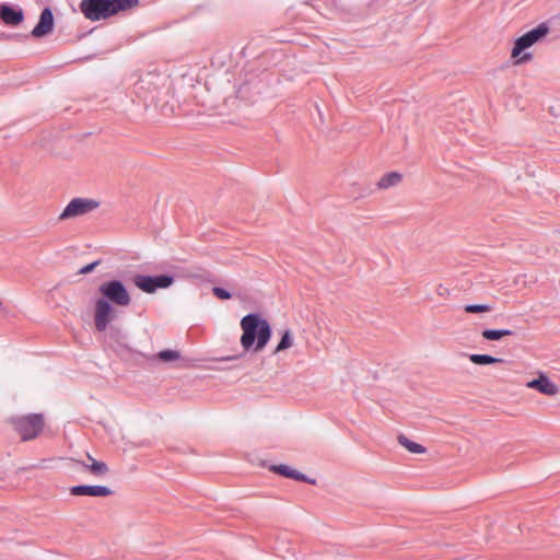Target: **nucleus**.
Listing matches in <instances>:
<instances>
[{
  "mask_svg": "<svg viewBox=\"0 0 560 560\" xmlns=\"http://www.w3.org/2000/svg\"><path fill=\"white\" fill-rule=\"evenodd\" d=\"M100 207V202L88 198H73L59 215V220H69L72 218L88 214Z\"/></svg>",
  "mask_w": 560,
  "mask_h": 560,
  "instance_id": "obj_7",
  "label": "nucleus"
},
{
  "mask_svg": "<svg viewBox=\"0 0 560 560\" xmlns=\"http://www.w3.org/2000/svg\"><path fill=\"white\" fill-rule=\"evenodd\" d=\"M156 357L164 362H170L177 360L179 358V352L175 350H162L156 354Z\"/></svg>",
  "mask_w": 560,
  "mask_h": 560,
  "instance_id": "obj_21",
  "label": "nucleus"
},
{
  "mask_svg": "<svg viewBox=\"0 0 560 560\" xmlns=\"http://www.w3.org/2000/svg\"><path fill=\"white\" fill-rule=\"evenodd\" d=\"M212 292L220 300H229V299H231V293L229 291H226L225 289H223V288L214 287L212 289Z\"/></svg>",
  "mask_w": 560,
  "mask_h": 560,
  "instance_id": "obj_22",
  "label": "nucleus"
},
{
  "mask_svg": "<svg viewBox=\"0 0 560 560\" xmlns=\"http://www.w3.org/2000/svg\"><path fill=\"white\" fill-rule=\"evenodd\" d=\"M513 332L509 329H485L481 336L486 340H500L505 336H511Z\"/></svg>",
  "mask_w": 560,
  "mask_h": 560,
  "instance_id": "obj_18",
  "label": "nucleus"
},
{
  "mask_svg": "<svg viewBox=\"0 0 560 560\" xmlns=\"http://www.w3.org/2000/svg\"><path fill=\"white\" fill-rule=\"evenodd\" d=\"M138 3L139 0H81L79 8L86 20L96 22L132 9Z\"/></svg>",
  "mask_w": 560,
  "mask_h": 560,
  "instance_id": "obj_3",
  "label": "nucleus"
},
{
  "mask_svg": "<svg viewBox=\"0 0 560 560\" xmlns=\"http://www.w3.org/2000/svg\"><path fill=\"white\" fill-rule=\"evenodd\" d=\"M464 310L466 313H488L491 312L493 307L488 304H468Z\"/></svg>",
  "mask_w": 560,
  "mask_h": 560,
  "instance_id": "obj_20",
  "label": "nucleus"
},
{
  "mask_svg": "<svg viewBox=\"0 0 560 560\" xmlns=\"http://www.w3.org/2000/svg\"><path fill=\"white\" fill-rule=\"evenodd\" d=\"M54 28V15L50 9L45 8L40 15L39 21L32 31V36L43 37L52 32Z\"/></svg>",
  "mask_w": 560,
  "mask_h": 560,
  "instance_id": "obj_9",
  "label": "nucleus"
},
{
  "mask_svg": "<svg viewBox=\"0 0 560 560\" xmlns=\"http://www.w3.org/2000/svg\"><path fill=\"white\" fill-rule=\"evenodd\" d=\"M98 292L102 298L97 299L95 302L94 326L97 331L104 332L116 316L113 304L127 307L131 303V296L126 285L119 280H110L101 283Z\"/></svg>",
  "mask_w": 560,
  "mask_h": 560,
  "instance_id": "obj_1",
  "label": "nucleus"
},
{
  "mask_svg": "<svg viewBox=\"0 0 560 560\" xmlns=\"http://www.w3.org/2000/svg\"><path fill=\"white\" fill-rule=\"evenodd\" d=\"M72 495H89V497H108L112 494V490L105 486H88L80 485L70 488Z\"/></svg>",
  "mask_w": 560,
  "mask_h": 560,
  "instance_id": "obj_10",
  "label": "nucleus"
},
{
  "mask_svg": "<svg viewBox=\"0 0 560 560\" xmlns=\"http://www.w3.org/2000/svg\"><path fill=\"white\" fill-rule=\"evenodd\" d=\"M106 337L112 347H115L116 350L121 349L122 339H125V336L122 335V332L119 328L110 327L106 334Z\"/></svg>",
  "mask_w": 560,
  "mask_h": 560,
  "instance_id": "obj_16",
  "label": "nucleus"
},
{
  "mask_svg": "<svg viewBox=\"0 0 560 560\" xmlns=\"http://www.w3.org/2000/svg\"><path fill=\"white\" fill-rule=\"evenodd\" d=\"M89 464H83V466L94 476H104L108 472V467L104 462H98L94 459L91 455H88Z\"/></svg>",
  "mask_w": 560,
  "mask_h": 560,
  "instance_id": "obj_14",
  "label": "nucleus"
},
{
  "mask_svg": "<svg viewBox=\"0 0 560 560\" xmlns=\"http://www.w3.org/2000/svg\"><path fill=\"white\" fill-rule=\"evenodd\" d=\"M398 443L404 446L406 450H408L412 454H423L425 453V447L409 440L404 434L398 435L397 438Z\"/></svg>",
  "mask_w": 560,
  "mask_h": 560,
  "instance_id": "obj_15",
  "label": "nucleus"
},
{
  "mask_svg": "<svg viewBox=\"0 0 560 560\" xmlns=\"http://www.w3.org/2000/svg\"><path fill=\"white\" fill-rule=\"evenodd\" d=\"M549 33V27L541 23L537 27L528 31L514 42V46L511 50V58L514 60L513 65H524L533 59V54L527 52L526 49L540 42Z\"/></svg>",
  "mask_w": 560,
  "mask_h": 560,
  "instance_id": "obj_4",
  "label": "nucleus"
},
{
  "mask_svg": "<svg viewBox=\"0 0 560 560\" xmlns=\"http://www.w3.org/2000/svg\"><path fill=\"white\" fill-rule=\"evenodd\" d=\"M401 179L402 176L400 173L389 172L380 178L376 186L378 189H388L390 187L397 186Z\"/></svg>",
  "mask_w": 560,
  "mask_h": 560,
  "instance_id": "obj_13",
  "label": "nucleus"
},
{
  "mask_svg": "<svg viewBox=\"0 0 560 560\" xmlns=\"http://www.w3.org/2000/svg\"><path fill=\"white\" fill-rule=\"evenodd\" d=\"M526 386L547 396H556L559 393V386L541 372L538 378L529 381Z\"/></svg>",
  "mask_w": 560,
  "mask_h": 560,
  "instance_id": "obj_8",
  "label": "nucleus"
},
{
  "mask_svg": "<svg viewBox=\"0 0 560 560\" xmlns=\"http://www.w3.org/2000/svg\"><path fill=\"white\" fill-rule=\"evenodd\" d=\"M135 285L141 291L152 294L158 289H167L174 283V278L168 275L145 276L136 275L132 279Z\"/></svg>",
  "mask_w": 560,
  "mask_h": 560,
  "instance_id": "obj_6",
  "label": "nucleus"
},
{
  "mask_svg": "<svg viewBox=\"0 0 560 560\" xmlns=\"http://www.w3.org/2000/svg\"><path fill=\"white\" fill-rule=\"evenodd\" d=\"M100 260H95L84 267H82L80 270H79V273L80 275H88L90 272H92L98 265H100Z\"/></svg>",
  "mask_w": 560,
  "mask_h": 560,
  "instance_id": "obj_23",
  "label": "nucleus"
},
{
  "mask_svg": "<svg viewBox=\"0 0 560 560\" xmlns=\"http://www.w3.org/2000/svg\"><path fill=\"white\" fill-rule=\"evenodd\" d=\"M9 423L20 435L22 441L36 439L45 425L44 416L42 413L11 417Z\"/></svg>",
  "mask_w": 560,
  "mask_h": 560,
  "instance_id": "obj_5",
  "label": "nucleus"
},
{
  "mask_svg": "<svg viewBox=\"0 0 560 560\" xmlns=\"http://www.w3.org/2000/svg\"><path fill=\"white\" fill-rule=\"evenodd\" d=\"M271 470L276 474H279L287 478H291L293 480L315 483V480H310L304 474L293 469L288 465H273L271 466Z\"/></svg>",
  "mask_w": 560,
  "mask_h": 560,
  "instance_id": "obj_11",
  "label": "nucleus"
},
{
  "mask_svg": "<svg viewBox=\"0 0 560 560\" xmlns=\"http://www.w3.org/2000/svg\"><path fill=\"white\" fill-rule=\"evenodd\" d=\"M241 346L245 351L254 347V351H261L271 338L269 323L258 314H248L241 319Z\"/></svg>",
  "mask_w": 560,
  "mask_h": 560,
  "instance_id": "obj_2",
  "label": "nucleus"
},
{
  "mask_svg": "<svg viewBox=\"0 0 560 560\" xmlns=\"http://www.w3.org/2000/svg\"><path fill=\"white\" fill-rule=\"evenodd\" d=\"M293 346V336L290 330H285L281 337L280 342L276 347L273 353L277 354L281 351H284Z\"/></svg>",
  "mask_w": 560,
  "mask_h": 560,
  "instance_id": "obj_19",
  "label": "nucleus"
},
{
  "mask_svg": "<svg viewBox=\"0 0 560 560\" xmlns=\"http://www.w3.org/2000/svg\"><path fill=\"white\" fill-rule=\"evenodd\" d=\"M0 16L5 24L16 25L23 20L21 11H15L8 5H2L0 10Z\"/></svg>",
  "mask_w": 560,
  "mask_h": 560,
  "instance_id": "obj_12",
  "label": "nucleus"
},
{
  "mask_svg": "<svg viewBox=\"0 0 560 560\" xmlns=\"http://www.w3.org/2000/svg\"><path fill=\"white\" fill-rule=\"evenodd\" d=\"M469 360L477 365H488L494 363H503L504 360L501 358H495L489 354H469Z\"/></svg>",
  "mask_w": 560,
  "mask_h": 560,
  "instance_id": "obj_17",
  "label": "nucleus"
}]
</instances>
